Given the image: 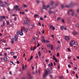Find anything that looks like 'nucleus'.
Returning <instances> with one entry per match:
<instances>
[{
    "mask_svg": "<svg viewBox=\"0 0 79 79\" xmlns=\"http://www.w3.org/2000/svg\"><path fill=\"white\" fill-rule=\"evenodd\" d=\"M50 69L49 67L47 68V70H45L44 71V74L43 75L44 78H45L47 76H48V71L50 73H51V72H50Z\"/></svg>",
    "mask_w": 79,
    "mask_h": 79,
    "instance_id": "f257e3e1",
    "label": "nucleus"
},
{
    "mask_svg": "<svg viewBox=\"0 0 79 79\" xmlns=\"http://www.w3.org/2000/svg\"><path fill=\"white\" fill-rule=\"evenodd\" d=\"M50 6L48 5L47 6H45L44 5H43V8L44 10H47V8H50Z\"/></svg>",
    "mask_w": 79,
    "mask_h": 79,
    "instance_id": "f03ea898",
    "label": "nucleus"
},
{
    "mask_svg": "<svg viewBox=\"0 0 79 79\" xmlns=\"http://www.w3.org/2000/svg\"><path fill=\"white\" fill-rule=\"evenodd\" d=\"M53 2L52 1L50 4L49 5V6H50L49 7H51V6L52 7V8H50V10H49V11H50V10H52V8H53Z\"/></svg>",
    "mask_w": 79,
    "mask_h": 79,
    "instance_id": "7ed1b4c3",
    "label": "nucleus"
},
{
    "mask_svg": "<svg viewBox=\"0 0 79 79\" xmlns=\"http://www.w3.org/2000/svg\"><path fill=\"white\" fill-rule=\"evenodd\" d=\"M69 37L68 36H65V40L66 41H68L69 40Z\"/></svg>",
    "mask_w": 79,
    "mask_h": 79,
    "instance_id": "20e7f679",
    "label": "nucleus"
},
{
    "mask_svg": "<svg viewBox=\"0 0 79 79\" xmlns=\"http://www.w3.org/2000/svg\"><path fill=\"white\" fill-rule=\"evenodd\" d=\"M23 31H25L26 32H27V31H28V29L27 28H25L24 27H23Z\"/></svg>",
    "mask_w": 79,
    "mask_h": 79,
    "instance_id": "39448f33",
    "label": "nucleus"
},
{
    "mask_svg": "<svg viewBox=\"0 0 79 79\" xmlns=\"http://www.w3.org/2000/svg\"><path fill=\"white\" fill-rule=\"evenodd\" d=\"M73 34L74 35H76L78 34V32L75 31H73Z\"/></svg>",
    "mask_w": 79,
    "mask_h": 79,
    "instance_id": "423d86ee",
    "label": "nucleus"
},
{
    "mask_svg": "<svg viewBox=\"0 0 79 79\" xmlns=\"http://www.w3.org/2000/svg\"><path fill=\"white\" fill-rule=\"evenodd\" d=\"M74 5H75V4H74V2H71V4H70V7H72Z\"/></svg>",
    "mask_w": 79,
    "mask_h": 79,
    "instance_id": "0eeeda50",
    "label": "nucleus"
},
{
    "mask_svg": "<svg viewBox=\"0 0 79 79\" xmlns=\"http://www.w3.org/2000/svg\"><path fill=\"white\" fill-rule=\"evenodd\" d=\"M23 29H21L20 32V35L21 36L23 35Z\"/></svg>",
    "mask_w": 79,
    "mask_h": 79,
    "instance_id": "6e6552de",
    "label": "nucleus"
},
{
    "mask_svg": "<svg viewBox=\"0 0 79 79\" xmlns=\"http://www.w3.org/2000/svg\"><path fill=\"white\" fill-rule=\"evenodd\" d=\"M14 39L15 41H17L18 40V36L17 35L14 36Z\"/></svg>",
    "mask_w": 79,
    "mask_h": 79,
    "instance_id": "1a4fd4ad",
    "label": "nucleus"
},
{
    "mask_svg": "<svg viewBox=\"0 0 79 79\" xmlns=\"http://www.w3.org/2000/svg\"><path fill=\"white\" fill-rule=\"evenodd\" d=\"M3 59L4 61H7V60H8V58L6 57H4Z\"/></svg>",
    "mask_w": 79,
    "mask_h": 79,
    "instance_id": "9d476101",
    "label": "nucleus"
},
{
    "mask_svg": "<svg viewBox=\"0 0 79 79\" xmlns=\"http://www.w3.org/2000/svg\"><path fill=\"white\" fill-rule=\"evenodd\" d=\"M24 23H25V24L26 25H27H27H28V26L29 25V24L27 23V22L26 20H24Z\"/></svg>",
    "mask_w": 79,
    "mask_h": 79,
    "instance_id": "9b49d317",
    "label": "nucleus"
},
{
    "mask_svg": "<svg viewBox=\"0 0 79 79\" xmlns=\"http://www.w3.org/2000/svg\"><path fill=\"white\" fill-rule=\"evenodd\" d=\"M25 19H26V20L27 21L29 22H30L31 21L30 20V19H29L28 18V17H27V16H26L25 18Z\"/></svg>",
    "mask_w": 79,
    "mask_h": 79,
    "instance_id": "f8f14e48",
    "label": "nucleus"
},
{
    "mask_svg": "<svg viewBox=\"0 0 79 79\" xmlns=\"http://www.w3.org/2000/svg\"><path fill=\"white\" fill-rule=\"evenodd\" d=\"M28 75L29 77V79H32V77L31 76V74H28Z\"/></svg>",
    "mask_w": 79,
    "mask_h": 79,
    "instance_id": "ddd939ff",
    "label": "nucleus"
},
{
    "mask_svg": "<svg viewBox=\"0 0 79 79\" xmlns=\"http://www.w3.org/2000/svg\"><path fill=\"white\" fill-rule=\"evenodd\" d=\"M0 5L1 7H2L3 8L5 7V6H4V5L3 4V3H0Z\"/></svg>",
    "mask_w": 79,
    "mask_h": 79,
    "instance_id": "4468645a",
    "label": "nucleus"
},
{
    "mask_svg": "<svg viewBox=\"0 0 79 79\" xmlns=\"http://www.w3.org/2000/svg\"><path fill=\"white\" fill-rule=\"evenodd\" d=\"M19 8V6L17 5L15 6L14 7V9H16V10L17 9V8Z\"/></svg>",
    "mask_w": 79,
    "mask_h": 79,
    "instance_id": "2eb2a0df",
    "label": "nucleus"
},
{
    "mask_svg": "<svg viewBox=\"0 0 79 79\" xmlns=\"http://www.w3.org/2000/svg\"><path fill=\"white\" fill-rule=\"evenodd\" d=\"M72 10H69L68 12V13L69 15H70V11H72Z\"/></svg>",
    "mask_w": 79,
    "mask_h": 79,
    "instance_id": "dca6fc26",
    "label": "nucleus"
},
{
    "mask_svg": "<svg viewBox=\"0 0 79 79\" xmlns=\"http://www.w3.org/2000/svg\"><path fill=\"white\" fill-rule=\"evenodd\" d=\"M0 18L2 19V18H3V19H5V18H6V17H5V16H1Z\"/></svg>",
    "mask_w": 79,
    "mask_h": 79,
    "instance_id": "f3484780",
    "label": "nucleus"
},
{
    "mask_svg": "<svg viewBox=\"0 0 79 79\" xmlns=\"http://www.w3.org/2000/svg\"><path fill=\"white\" fill-rule=\"evenodd\" d=\"M60 29H62V30H63V29H64V26L61 27Z\"/></svg>",
    "mask_w": 79,
    "mask_h": 79,
    "instance_id": "a211bd4d",
    "label": "nucleus"
},
{
    "mask_svg": "<svg viewBox=\"0 0 79 79\" xmlns=\"http://www.w3.org/2000/svg\"><path fill=\"white\" fill-rule=\"evenodd\" d=\"M38 55H39V56H41V53H40V52L39 51H38Z\"/></svg>",
    "mask_w": 79,
    "mask_h": 79,
    "instance_id": "6ab92c4d",
    "label": "nucleus"
},
{
    "mask_svg": "<svg viewBox=\"0 0 79 79\" xmlns=\"http://www.w3.org/2000/svg\"><path fill=\"white\" fill-rule=\"evenodd\" d=\"M42 42H43V43H45L46 41L45 40H44V39H42Z\"/></svg>",
    "mask_w": 79,
    "mask_h": 79,
    "instance_id": "aec40b11",
    "label": "nucleus"
},
{
    "mask_svg": "<svg viewBox=\"0 0 79 79\" xmlns=\"http://www.w3.org/2000/svg\"><path fill=\"white\" fill-rule=\"evenodd\" d=\"M23 6L24 8H26V7H27V6L26 5L24 4L23 5Z\"/></svg>",
    "mask_w": 79,
    "mask_h": 79,
    "instance_id": "412c9836",
    "label": "nucleus"
},
{
    "mask_svg": "<svg viewBox=\"0 0 79 79\" xmlns=\"http://www.w3.org/2000/svg\"><path fill=\"white\" fill-rule=\"evenodd\" d=\"M10 53L12 55H15V54L14 53V52H10Z\"/></svg>",
    "mask_w": 79,
    "mask_h": 79,
    "instance_id": "4be33fe9",
    "label": "nucleus"
},
{
    "mask_svg": "<svg viewBox=\"0 0 79 79\" xmlns=\"http://www.w3.org/2000/svg\"><path fill=\"white\" fill-rule=\"evenodd\" d=\"M6 23L7 25H9L10 24V22L9 21H6Z\"/></svg>",
    "mask_w": 79,
    "mask_h": 79,
    "instance_id": "5701e85b",
    "label": "nucleus"
},
{
    "mask_svg": "<svg viewBox=\"0 0 79 79\" xmlns=\"http://www.w3.org/2000/svg\"><path fill=\"white\" fill-rule=\"evenodd\" d=\"M49 14V15H51L52 13V11L49 10L48 12Z\"/></svg>",
    "mask_w": 79,
    "mask_h": 79,
    "instance_id": "b1692460",
    "label": "nucleus"
},
{
    "mask_svg": "<svg viewBox=\"0 0 79 79\" xmlns=\"http://www.w3.org/2000/svg\"><path fill=\"white\" fill-rule=\"evenodd\" d=\"M71 15L72 16H73L74 15V12H72L71 14Z\"/></svg>",
    "mask_w": 79,
    "mask_h": 79,
    "instance_id": "393cba45",
    "label": "nucleus"
},
{
    "mask_svg": "<svg viewBox=\"0 0 79 79\" xmlns=\"http://www.w3.org/2000/svg\"><path fill=\"white\" fill-rule=\"evenodd\" d=\"M61 19V18L60 17H58L57 18V21H60Z\"/></svg>",
    "mask_w": 79,
    "mask_h": 79,
    "instance_id": "a878e982",
    "label": "nucleus"
},
{
    "mask_svg": "<svg viewBox=\"0 0 79 79\" xmlns=\"http://www.w3.org/2000/svg\"><path fill=\"white\" fill-rule=\"evenodd\" d=\"M33 58V56H31L30 57V60H31Z\"/></svg>",
    "mask_w": 79,
    "mask_h": 79,
    "instance_id": "bb28decb",
    "label": "nucleus"
},
{
    "mask_svg": "<svg viewBox=\"0 0 79 79\" xmlns=\"http://www.w3.org/2000/svg\"><path fill=\"white\" fill-rule=\"evenodd\" d=\"M4 3L5 4V5H6L7 6L8 5V2H5Z\"/></svg>",
    "mask_w": 79,
    "mask_h": 79,
    "instance_id": "cd10ccee",
    "label": "nucleus"
},
{
    "mask_svg": "<svg viewBox=\"0 0 79 79\" xmlns=\"http://www.w3.org/2000/svg\"><path fill=\"white\" fill-rule=\"evenodd\" d=\"M34 16L35 18H36V17H37V16H38V15L35 14L34 15Z\"/></svg>",
    "mask_w": 79,
    "mask_h": 79,
    "instance_id": "c85d7f7f",
    "label": "nucleus"
},
{
    "mask_svg": "<svg viewBox=\"0 0 79 79\" xmlns=\"http://www.w3.org/2000/svg\"><path fill=\"white\" fill-rule=\"evenodd\" d=\"M38 26H41V24H40V22H39L38 23Z\"/></svg>",
    "mask_w": 79,
    "mask_h": 79,
    "instance_id": "c756f323",
    "label": "nucleus"
},
{
    "mask_svg": "<svg viewBox=\"0 0 79 79\" xmlns=\"http://www.w3.org/2000/svg\"><path fill=\"white\" fill-rule=\"evenodd\" d=\"M70 45L71 47H73V44H72V43L70 42Z\"/></svg>",
    "mask_w": 79,
    "mask_h": 79,
    "instance_id": "7c9ffc66",
    "label": "nucleus"
},
{
    "mask_svg": "<svg viewBox=\"0 0 79 79\" xmlns=\"http://www.w3.org/2000/svg\"><path fill=\"white\" fill-rule=\"evenodd\" d=\"M13 58H14L16 59V58H17V56H13Z\"/></svg>",
    "mask_w": 79,
    "mask_h": 79,
    "instance_id": "2f4dec72",
    "label": "nucleus"
},
{
    "mask_svg": "<svg viewBox=\"0 0 79 79\" xmlns=\"http://www.w3.org/2000/svg\"><path fill=\"white\" fill-rule=\"evenodd\" d=\"M78 48H79V47H76L75 49V50H77Z\"/></svg>",
    "mask_w": 79,
    "mask_h": 79,
    "instance_id": "473e14b6",
    "label": "nucleus"
},
{
    "mask_svg": "<svg viewBox=\"0 0 79 79\" xmlns=\"http://www.w3.org/2000/svg\"><path fill=\"white\" fill-rule=\"evenodd\" d=\"M51 50H53V45H51Z\"/></svg>",
    "mask_w": 79,
    "mask_h": 79,
    "instance_id": "72a5a7b5",
    "label": "nucleus"
},
{
    "mask_svg": "<svg viewBox=\"0 0 79 79\" xmlns=\"http://www.w3.org/2000/svg\"><path fill=\"white\" fill-rule=\"evenodd\" d=\"M61 7L63 9L64 8V5H61Z\"/></svg>",
    "mask_w": 79,
    "mask_h": 79,
    "instance_id": "f704fd0d",
    "label": "nucleus"
},
{
    "mask_svg": "<svg viewBox=\"0 0 79 79\" xmlns=\"http://www.w3.org/2000/svg\"><path fill=\"white\" fill-rule=\"evenodd\" d=\"M67 50L69 51V52H71V49L69 48H68Z\"/></svg>",
    "mask_w": 79,
    "mask_h": 79,
    "instance_id": "c9c22d12",
    "label": "nucleus"
},
{
    "mask_svg": "<svg viewBox=\"0 0 79 79\" xmlns=\"http://www.w3.org/2000/svg\"><path fill=\"white\" fill-rule=\"evenodd\" d=\"M53 60H55L56 59V58L55 57V56L53 55Z\"/></svg>",
    "mask_w": 79,
    "mask_h": 79,
    "instance_id": "e433bc0d",
    "label": "nucleus"
},
{
    "mask_svg": "<svg viewBox=\"0 0 79 79\" xmlns=\"http://www.w3.org/2000/svg\"><path fill=\"white\" fill-rule=\"evenodd\" d=\"M7 10L8 11H10V7H8L7 8Z\"/></svg>",
    "mask_w": 79,
    "mask_h": 79,
    "instance_id": "4c0bfd02",
    "label": "nucleus"
},
{
    "mask_svg": "<svg viewBox=\"0 0 79 79\" xmlns=\"http://www.w3.org/2000/svg\"><path fill=\"white\" fill-rule=\"evenodd\" d=\"M50 78L52 79L53 78V75H50Z\"/></svg>",
    "mask_w": 79,
    "mask_h": 79,
    "instance_id": "58836bf2",
    "label": "nucleus"
},
{
    "mask_svg": "<svg viewBox=\"0 0 79 79\" xmlns=\"http://www.w3.org/2000/svg\"><path fill=\"white\" fill-rule=\"evenodd\" d=\"M21 10L19 8L17 9H16V11H20Z\"/></svg>",
    "mask_w": 79,
    "mask_h": 79,
    "instance_id": "ea45409f",
    "label": "nucleus"
},
{
    "mask_svg": "<svg viewBox=\"0 0 79 79\" xmlns=\"http://www.w3.org/2000/svg\"><path fill=\"white\" fill-rule=\"evenodd\" d=\"M3 26H5V22H3Z\"/></svg>",
    "mask_w": 79,
    "mask_h": 79,
    "instance_id": "a19ab883",
    "label": "nucleus"
},
{
    "mask_svg": "<svg viewBox=\"0 0 79 79\" xmlns=\"http://www.w3.org/2000/svg\"><path fill=\"white\" fill-rule=\"evenodd\" d=\"M72 43L73 44H74V43L75 42V41H72Z\"/></svg>",
    "mask_w": 79,
    "mask_h": 79,
    "instance_id": "79ce46f5",
    "label": "nucleus"
},
{
    "mask_svg": "<svg viewBox=\"0 0 79 79\" xmlns=\"http://www.w3.org/2000/svg\"><path fill=\"white\" fill-rule=\"evenodd\" d=\"M17 35H20V32H19L18 31L17 32Z\"/></svg>",
    "mask_w": 79,
    "mask_h": 79,
    "instance_id": "37998d69",
    "label": "nucleus"
},
{
    "mask_svg": "<svg viewBox=\"0 0 79 79\" xmlns=\"http://www.w3.org/2000/svg\"><path fill=\"white\" fill-rule=\"evenodd\" d=\"M53 25H51L50 26V28H51V29H52V28H53Z\"/></svg>",
    "mask_w": 79,
    "mask_h": 79,
    "instance_id": "c03bdc74",
    "label": "nucleus"
},
{
    "mask_svg": "<svg viewBox=\"0 0 79 79\" xmlns=\"http://www.w3.org/2000/svg\"><path fill=\"white\" fill-rule=\"evenodd\" d=\"M59 53H57V57H58L59 56Z\"/></svg>",
    "mask_w": 79,
    "mask_h": 79,
    "instance_id": "a18cd8bd",
    "label": "nucleus"
},
{
    "mask_svg": "<svg viewBox=\"0 0 79 79\" xmlns=\"http://www.w3.org/2000/svg\"><path fill=\"white\" fill-rule=\"evenodd\" d=\"M47 47H50V44H47Z\"/></svg>",
    "mask_w": 79,
    "mask_h": 79,
    "instance_id": "49530a36",
    "label": "nucleus"
},
{
    "mask_svg": "<svg viewBox=\"0 0 79 79\" xmlns=\"http://www.w3.org/2000/svg\"><path fill=\"white\" fill-rule=\"evenodd\" d=\"M60 66L58 65L57 67V69H60Z\"/></svg>",
    "mask_w": 79,
    "mask_h": 79,
    "instance_id": "de8ad7c7",
    "label": "nucleus"
},
{
    "mask_svg": "<svg viewBox=\"0 0 79 79\" xmlns=\"http://www.w3.org/2000/svg\"><path fill=\"white\" fill-rule=\"evenodd\" d=\"M59 78L60 79H63V76L60 77Z\"/></svg>",
    "mask_w": 79,
    "mask_h": 79,
    "instance_id": "09e8293b",
    "label": "nucleus"
},
{
    "mask_svg": "<svg viewBox=\"0 0 79 79\" xmlns=\"http://www.w3.org/2000/svg\"><path fill=\"white\" fill-rule=\"evenodd\" d=\"M9 20L10 23H12V19H10Z\"/></svg>",
    "mask_w": 79,
    "mask_h": 79,
    "instance_id": "8fccbe9b",
    "label": "nucleus"
},
{
    "mask_svg": "<svg viewBox=\"0 0 79 79\" xmlns=\"http://www.w3.org/2000/svg\"><path fill=\"white\" fill-rule=\"evenodd\" d=\"M51 66H53V63H52V62L51 63Z\"/></svg>",
    "mask_w": 79,
    "mask_h": 79,
    "instance_id": "3c124183",
    "label": "nucleus"
},
{
    "mask_svg": "<svg viewBox=\"0 0 79 79\" xmlns=\"http://www.w3.org/2000/svg\"><path fill=\"white\" fill-rule=\"evenodd\" d=\"M66 8H69V7H70V5L69 6H66Z\"/></svg>",
    "mask_w": 79,
    "mask_h": 79,
    "instance_id": "603ef678",
    "label": "nucleus"
},
{
    "mask_svg": "<svg viewBox=\"0 0 79 79\" xmlns=\"http://www.w3.org/2000/svg\"><path fill=\"white\" fill-rule=\"evenodd\" d=\"M42 33H43V34H45V31L44 30H43Z\"/></svg>",
    "mask_w": 79,
    "mask_h": 79,
    "instance_id": "864d4df0",
    "label": "nucleus"
},
{
    "mask_svg": "<svg viewBox=\"0 0 79 79\" xmlns=\"http://www.w3.org/2000/svg\"><path fill=\"white\" fill-rule=\"evenodd\" d=\"M55 29V28L54 27H53V28H52V30L54 31Z\"/></svg>",
    "mask_w": 79,
    "mask_h": 79,
    "instance_id": "5fc2aeb1",
    "label": "nucleus"
},
{
    "mask_svg": "<svg viewBox=\"0 0 79 79\" xmlns=\"http://www.w3.org/2000/svg\"><path fill=\"white\" fill-rule=\"evenodd\" d=\"M16 19H17V17H15L14 19L15 21H16Z\"/></svg>",
    "mask_w": 79,
    "mask_h": 79,
    "instance_id": "6e6d98bb",
    "label": "nucleus"
},
{
    "mask_svg": "<svg viewBox=\"0 0 79 79\" xmlns=\"http://www.w3.org/2000/svg\"><path fill=\"white\" fill-rule=\"evenodd\" d=\"M40 20H44V19L42 18V17H40Z\"/></svg>",
    "mask_w": 79,
    "mask_h": 79,
    "instance_id": "4d7b16f0",
    "label": "nucleus"
},
{
    "mask_svg": "<svg viewBox=\"0 0 79 79\" xmlns=\"http://www.w3.org/2000/svg\"><path fill=\"white\" fill-rule=\"evenodd\" d=\"M22 68L23 69V70H24V64H23V66L22 67Z\"/></svg>",
    "mask_w": 79,
    "mask_h": 79,
    "instance_id": "13d9d810",
    "label": "nucleus"
},
{
    "mask_svg": "<svg viewBox=\"0 0 79 79\" xmlns=\"http://www.w3.org/2000/svg\"><path fill=\"white\" fill-rule=\"evenodd\" d=\"M32 27H33V28L35 27V26L34 24L32 25Z\"/></svg>",
    "mask_w": 79,
    "mask_h": 79,
    "instance_id": "bf43d9fd",
    "label": "nucleus"
},
{
    "mask_svg": "<svg viewBox=\"0 0 79 79\" xmlns=\"http://www.w3.org/2000/svg\"><path fill=\"white\" fill-rule=\"evenodd\" d=\"M76 26H77V27H79V24H77L76 25Z\"/></svg>",
    "mask_w": 79,
    "mask_h": 79,
    "instance_id": "052dcab7",
    "label": "nucleus"
},
{
    "mask_svg": "<svg viewBox=\"0 0 79 79\" xmlns=\"http://www.w3.org/2000/svg\"><path fill=\"white\" fill-rule=\"evenodd\" d=\"M68 66L69 67V68H71V66H70V65L69 64L68 65Z\"/></svg>",
    "mask_w": 79,
    "mask_h": 79,
    "instance_id": "680f3d73",
    "label": "nucleus"
},
{
    "mask_svg": "<svg viewBox=\"0 0 79 79\" xmlns=\"http://www.w3.org/2000/svg\"><path fill=\"white\" fill-rule=\"evenodd\" d=\"M74 44L75 45H77V42H75V43H74Z\"/></svg>",
    "mask_w": 79,
    "mask_h": 79,
    "instance_id": "e2e57ef3",
    "label": "nucleus"
},
{
    "mask_svg": "<svg viewBox=\"0 0 79 79\" xmlns=\"http://www.w3.org/2000/svg\"><path fill=\"white\" fill-rule=\"evenodd\" d=\"M25 56H26V54H23V57H25Z\"/></svg>",
    "mask_w": 79,
    "mask_h": 79,
    "instance_id": "0e129e2a",
    "label": "nucleus"
},
{
    "mask_svg": "<svg viewBox=\"0 0 79 79\" xmlns=\"http://www.w3.org/2000/svg\"><path fill=\"white\" fill-rule=\"evenodd\" d=\"M45 61H46V62H49V60H45Z\"/></svg>",
    "mask_w": 79,
    "mask_h": 79,
    "instance_id": "69168bd1",
    "label": "nucleus"
},
{
    "mask_svg": "<svg viewBox=\"0 0 79 79\" xmlns=\"http://www.w3.org/2000/svg\"><path fill=\"white\" fill-rule=\"evenodd\" d=\"M40 44H38L37 45V47H39V46H40Z\"/></svg>",
    "mask_w": 79,
    "mask_h": 79,
    "instance_id": "338daca9",
    "label": "nucleus"
},
{
    "mask_svg": "<svg viewBox=\"0 0 79 79\" xmlns=\"http://www.w3.org/2000/svg\"><path fill=\"white\" fill-rule=\"evenodd\" d=\"M62 22H63V23H64V20L62 19Z\"/></svg>",
    "mask_w": 79,
    "mask_h": 79,
    "instance_id": "774afa93",
    "label": "nucleus"
}]
</instances>
